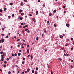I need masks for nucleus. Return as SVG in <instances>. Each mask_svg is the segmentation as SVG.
I'll return each mask as SVG.
<instances>
[{"label": "nucleus", "instance_id": "nucleus-1", "mask_svg": "<svg viewBox=\"0 0 74 74\" xmlns=\"http://www.w3.org/2000/svg\"><path fill=\"white\" fill-rule=\"evenodd\" d=\"M22 9H20L19 10V12L21 13V12H22Z\"/></svg>", "mask_w": 74, "mask_h": 74}, {"label": "nucleus", "instance_id": "nucleus-2", "mask_svg": "<svg viewBox=\"0 0 74 74\" xmlns=\"http://www.w3.org/2000/svg\"><path fill=\"white\" fill-rule=\"evenodd\" d=\"M38 11H37L36 12V15H37V14H38Z\"/></svg>", "mask_w": 74, "mask_h": 74}, {"label": "nucleus", "instance_id": "nucleus-3", "mask_svg": "<svg viewBox=\"0 0 74 74\" xmlns=\"http://www.w3.org/2000/svg\"><path fill=\"white\" fill-rule=\"evenodd\" d=\"M1 41L2 42H4V39H3L1 40Z\"/></svg>", "mask_w": 74, "mask_h": 74}, {"label": "nucleus", "instance_id": "nucleus-4", "mask_svg": "<svg viewBox=\"0 0 74 74\" xmlns=\"http://www.w3.org/2000/svg\"><path fill=\"white\" fill-rule=\"evenodd\" d=\"M27 72H29V71H30V68H28L27 69Z\"/></svg>", "mask_w": 74, "mask_h": 74}, {"label": "nucleus", "instance_id": "nucleus-5", "mask_svg": "<svg viewBox=\"0 0 74 74\" xmlns=\"http://www.w3.org/2000/svg\"><path fill=\"white\" fill-rule=\"evenodd\" d=\"M4 56H3V55H1V58H4Z\"/></svg>", "mask_w": 74, "mask_h": 74}, {"label": "nucleus", "instance_id": "nucleus-6", "mask_svg": "<svg viewBox=\"0 0 74 74\" xmlns=\"http://www.w3.org/2000/svg\"><path fill=\"white\" fill-rule=\"evenodd\" d=\"M31 59H33V55H31Z\"/></svg>", "mask_w": 74, "mask_h": 74}, {"label": "nucleus", "instance_id": "nucleus-7", "mask_svg": "<svg viewBox=\"0 0 74 74\" xmlns=\"http://www.w3.org/2000/svg\"><path fill=\"white\" fill-rule=\"evenodd\" d=\"M34 20H35V19L34 18H33V20L34 22H36V21H35Z\"/></svg>", "mask_w": 74, "mask_h": 74}, {"label": "nucleus", "instance_id": "nucleus-8", "mask_svg": "<svg viewBox=\"0 0 74 74\" xmlns=\"http://www.w3.org/2000/svg\"><path fill=\"white\" fill-rule=\"evenodd\" d=\"M66 25L67 27H69V25L67 23L66 24Z\"/></svg>", "mask_w": 74, "mask_h": 74}, {"label": "nucleus", "instance_id": "nucleus-9", "mask_svg": "<svg viewBox=\"0 0 74 74\" xmlns=\"http://www.w3.org/2000/svg\"><path fill=\"white\" fill-rule=\"evenodd\" d=\"M24 15V13H22L21 14V15L22 16L23 15Z\"/></svg>", "mask_w": 74, "mask_h": 74}, {"label": "nucleus", "instance_id": "nucleus-10", "mask_svg": "<svg viewBox=\"0 0 74 74\" xmlns=\"http://www.w3.org/2000/svg\"><path fill=\"white\" fill-rule=\"evenodd\" d=\"M58 59L60 60V61H62V58H59Z\"/></svg>", "mask_w": 74, "mask_h": 74}, {"label": "nucleus", "instance_id": "nucleus-11", "mask_svg": "<svg viewBox=\"0 0 74 74\" xmlns=\"http://www.w3.org/2000/svg\"><path fill=\"white\" fill-rule=\"evenodd\" d=\"M6 66H7V65H6L5 64L4 65H3L4 67H6Z\"/></svg>", "mask_w": 74, "mask_h": 74}, {"label": "nucleus", "instance_id": "nucleus-12", "mask_svg": "<svg viewBox=\"0 0 74 74\" xmlns=\"http://www.w3.org/2000/svg\"><path fill=\"white\" fill-rule=\"evenodd\" d=\"M60 38H63V36L61 35L60 36Z\"/></svg>", "mask_w": 74, "mask_h": 74}, {"label": "nucleus", "instance_id": "nucleus-13", "mask_svg": "<svg viewBox=\"0 0 74 74\" xmlns=\"http://www.w3.org/2000/svg\"><path fill=\"white\" fill-rule=\"evenodd\" d=\"M34 70H32V73H34Z\"/></svg>", "mask_w": 74, "mask_h": 74}, {"label": "nucleus", "instance_id": "nucleus-14", "mask_svg": "<svg viewBox=\"0 0 74 74\" xmlns=\"http://www.w3.org/2000/svg\"><path fill=\"white\" fill-rule=\"evenodd\" d=\"M27 52L28 53H29V49H28L27 50Z\"/></svg>", "mask_w": 74, "mask_h": 74}, {"label": "nucleus", "instance_id": "nucleus-15", "mask_svg": "<svg viewBox=\"0 0 74 74\" xmlns=\"http://www.w3.org/2000/svg\"><path fill=\"white\" fill-rule=\"evenodd\" d=\"M6 10H7V8H4V10L5 11H6Z\"/></svg>", "mask_w": 74, "mask_h": 74}, {"label": "nucleus", "instance_id": "nucleus-16", "mask_svg": "<svg viewBox=\"0 0 74 74\" xmlns=\"http://www.w3.org/2000/svg\"><path fill=\"white\" fill-rule=\"evenodd\" d=\"M3 11L2 9H0V12H1Z\"/></svg>", "mask_w": 74, "mask_h": 74}, {"label": "nucleus", "instance_id": "nucleus-17", "mask_svg": "<svg viewBox=\"0 0 74 74\" xmlns=\"http://www.w3.org/2000/svg\"><path fill=\"white\" fill-rule=\"evenodd\" d=\"M8 37H8V36H7V35L6 36V37H5V38H8Z\"/></svg>", "mask_w": 74, "mask_h": 74}, {"label": "nucleus", "instance_id": "nucleus-18", "mask_svg": "<svg viewBox=\"0 0 74 74\" xmlns=\"http://www.w3.org/2000/svg\"><path fill=\"white\" fill-rule=\"evenodd\" d=\"M22 33L23 34H25V32H24V31H22Z\"/></svg>", "mask_w": 74, "mask_h": 74}, {"label": "nucleus", "instance_id": "nucleus-19", "mask_svg": "<svg viewBox=\"0 0 74 74\" xmlns=\"http://www.w3.org/2000/svg\"><path fill=\"white\" fill-rule=\"evenodd\" d=\"M10 5H13V3H11L10 4Z\"/></svg>", "mask_w": 74, "mask_h": 74}, {"label": "nucleus", "instance_id": "nucleus-20", "mask_svg": "<svg viewBox=\"0 0 74 74\" xmlns=\"http://www.w3.org/2000/svg\"><path fill=\"white\" fill-rule=\"evenodd\" d=\"M73 66L71 65V69H73Z\"/></svg>", "mask_w": 74, "mask_h": 74}, {"label": "nucleus", "instance_id": "nucleus-21", "mask_svg": "<svg viewBox=\"0 0 74 74\" xmlns=\"http://www.w3.org/2000/svg\"><path fill=\"white\" fill-rule=\"evenodd\" d=\"M18 55L20 56V55H21V53H19L18 54Z\"/></svg>", "mask_w": 74, "mask_h": 74}, {"label": "nucleus", "instance_id": "nucleus-22", "mask_svg": "<svg viewBox=\"0 0 74 74\" xmlns=\"http://www.w3.org/2000/svg\"><path fill=\"white\" fill-rule=\"evenodd\" d=\"M11 71H9L8 72V74H11Z\"/></svg>", "mask_w": 74, "mask_h": 74}, {"label": "nucleus", "instance_id": "nucleus-23", "mask_svg": "<svg viewBox=\"0 0 74 74\" xmlns=\"http://www.w3.org/2000/svg\"><path fill=\"white\" fill-rule=\"evenodd\" d=\"M1 60L2 61H3L4 60V59H3V58H2L1 59Z\"/></svg>", "mask_w": 74, "mask_h": 74}, {"label": "nucleus", "instance_id": "nucleus-24", "mask_svg": "<svg viewBox=\"0 0 74 74\" xmlns=\"http://www.w3.org/2000/svg\"><path fill=\"white\" fill-rule=\"evenodd\" d=\"M52 15V13H49V16H51Z\"/></svg>", "mask_w": 74, "mask_h": 74}, {"label": "nucleus", "instance_id": "nucleus-25", "mask_svg": "<svg viewBox=\"0 0 74 74\" xmlns=\"http://www.w3.org/2000/svg\"><path fill=\"white\" fill-rule=\"evenodd\" d=\"M22 64H24V63H25V62L24 61H23L22 62Z\"/></svg>", "mask_w": 74, "mask_h": 74}, {"label": "nucleus", "instance_id": "nucleus-26", "mask_svg": "<svg viewBox=\"0 0 74 74\" xmlns=\"http://www.w3.org/2000/svg\"><path fill=\"white\" fill-rule=\"evenodd\" d=\"M14 56H17V54L16 53H15L14 54Z\"/></svg>", "mask_w": 74, "mask_h": 74}, {"label": "nucleus", "instance_id": "nucleus-27", "mask_svg": "<svg viewBox=\"0 0 74 74\" xmlns=\"http://www.w3.org/2000/svg\"><path fill=\"white\" fill-rule=\"evenodd\" d=\"M47 23H49V21H47Z\"/></svg>", "mask_w": 74, "mask_h": 74}, {"label": "nucleus", "instance_id": "nucleus-28", "mask_svg": "<svg viewBox=\"0 0 74 74\" xmlns=\"http://www.w3.org/2000/svg\"><path fill=\"white\" fill-rule=\"evenodd\" d=\"M23 4V2H22L21 3V4H20V5L21 6V5H22V4Z\"/></svg>", "mask_w": 74, "mask_h": 74}, {"label": "nucleus", "instance_id": "nucleus-29", "mask_svg": "<svg viewBox=\"0 0 74 74\" xmlns=\"http://www.w3.org/2000/svg\"><path fill=\"white\" fill-rule=\"evenodd\" d=\"M4 63H5V64H6V63H7V61H5L4 62Z\"/></svg>", "mask_w": 74, "mask_h": 74}, {"label": "nucleus", "instance_id": "nucleus-30", "mask_svg": "<svg viewBox=\"0 0 74 74\" xmlns=\"http://www.w3.org/2000/svg\"><path fill=\"white\" fill-rule=\"evenodd\" d=\"M38 68L37 67L36 68V70H38Z\"/></svg>", "mask_w": 74, "mask_h": 74}, {"label": "nucleus", "instance_id": "nucleus-31", "mask_svg": "<svg viewBox=\"0 0 74 74\" xmlns=\"http://www.w3.org/2000/svg\"><path fill=\"white\" fill-rule=\"evenodd\" d=\"M71 51H73V48H71Z\"/></svg>", "mask_w": 74, "mask_h": 74}, {"label": "nucleus", "instance_id": "nucleus-32", "mask_svg": "<svg viewBox=\"0 0 74 74\" xmlns=\"http://www.w3.org/2000/svg\"><path fill=\"white\" fill-rule=\"evenodd\" d=\"M37 71H35V74H37Z\"/></svg>", "mask_w": 74, "mask_h": 74}, {"label": "nucleus", "instance_id": "nucleus-33", "mask_svg": "<svg viewBox=\"0 0 74 74\" xmlns=\"http://www.w3.org/2000/svg\"><path fill=\"white\" fill-rule=\"evenodd\" d=\"M0 53V54H3V52H2V51Z\"/></svg>", "mask_w": 74, "mask_h": 74}, {"label": "nucleus", "instance_id": "nucleus-34", "mask_svg": "<svg viewBox=\"0 0 74 74\" xmlns=\"http://www.w3.org/2000/svg\"><path fill=\"white\" fill-rule=\"evenodd\" d=\"M46 32H47V31H46V30H45L44 31V33H46Z\"/></svg>", "mask_w": 74, "mask_h": 74}, {"label": "nucleus", "instance_id": "nucleus-35", "mask_svg": "<svg viewBox=\"0 0 74 74\" xmlns=\"http://www.w3.org/2000/svg\"><path fill=\"white\" fill-rule=\"evenodd\" d=\"M12 17H14V14H12Z\"/></svg>", "mask_w": 74, "mask_h": 74}, {"label": "nucleus", "instance_id": "nucleus-36", "mask_svg": "<svg viewBox=\"0 0 74 74\" xmlns=\"http://www.w3.org/2000/svg\"><path fill=\"white\" fill-rule=\"evenodd\" d=\"M24 1L25 2H27V0H24Z\"/></svg>", "mask_w": 74, "mask_h": 74}, {"label": "nucleus", "instance_id": "nucleus-37", "mask_svg": "<svg viewBox=\"0 0 74 74\" xmlns=\"http://www.w3.org/2000/svg\"><path fill=\"white\" fill-rule=\"evenodd\" d=\"M20 20H22V18L20 17Z\"/></svg>", "mask_w": 74, "mask_h": 74}, {"label": "nucleus", "instance_id": "nucleus-38", "mask_svg": "<svg viewBox=\"0 0 74 74\" xmlns=\"http://www.w3.org/2000/svg\"><path fill=\"white\" fill-rule=\"evenodd\" d=\"M25 26V27H28V25H26Z\"/></svg>", "mask_w": 74, "mask_h": 74}, {"label": "nucleus", "instance_id": "nucleus-39", "mask_svg": "<svg viewBox=\"0 0 74 74\" xmlns=\"http://www.w3.org/2000/svg\"><path fill=\"white\" fill-rule=\"evenodd\" d=\"M28 30V29H25V31H27Z\"/></svg>", "mask_w": 74, "mask_h": 74}, {"label": "nucleus", "instance_id": "nucleus-40", "mask_svg": "<svg viewBox=\"0 0 74 74\" xmlns=\"http://www.w3.org/2000/svg\"><path fill=\"white\" fill-rule=\"evenodd\" d=\"M62 50H63V49H64V47H62Z\"/></svg>", "mask_w": 74, "mask_h": 74}, {"label": "nucleus", "instance_id": "nucleus-41", "mask_svg": "<svg viewBox=\"0 0 74 74\" xmlns=\"http://www.w3.org/2000/svg\"><path fill=\"white\" fill-rule=\"evenodd\" d=\"M56 12V10H54L53 11V12Z\"/></svg>", "mask_w": 74, "mask_h": 74}, {"label": "nucleus", "instance_id": "nucleus-42", "mask_svg": "<svg viewBox=\"0 0 74 74\" xmlns=\"http://www.w3.org/2000/svg\"><path fill=\"white\" fill-rule=\"evenodd\" d=\"M19 40H20V39H18L17 40V41H19Z\"/></svg>", "mask_w": 74, "mask_h": 74}, {"label": "nucleus", "instance_id": "nucleus-43", "mask_svg": "<svg viewBox=\"0 0 74 74\" xmlns=\"http://www.w3.org/2000/svg\"><path fill=\"white\" fill-rule=\"evenodd\" d=\"M51 74H53V73H52V70H51Z\"/></svg>", "mask_w": 74, "mask_h": 74}, {"label": "nucleus", "instance_id": "nucleus-44", "mask_svg": "<svg viewBox=\"0 0 74 74\" xmlns=\"http://www.w3.org/2000/svg\"><path fill=\"white\" fill-rule=\"evenodd\" d=\"M38 37H37L36 38V40H38Z\"/></svg>", "mask_w": 74, "mask_h": 74}, {"label": "nucleus", "instance_id": "nucleus-45", "mask_svg": "<svg viewBox=\"0 0 74 74\" xmlns=\"http://www.w3.org/2000/svg\"><path fill=\"white\" fill-rule=\"evenodd\" d=\"M0 71H1V72H2V71H2V70L1 69H0Z\"/></svg>", "mask_w": 74, "mask_h": 74}, {"label": "nucleus", "instance_id": "nucleus-46", "mask_svg": "<svg viewBox=\"0 0 74 74\" xmlns=\"http://www.w3.org/2000/svg\"><path fill=\"white\" fill-rule=\"evenodd\" d=\"M15 66H16V67H18V65H15Z\"/></svg>", "mask_w": 74, "mask_h": 74}, {"label": "nucleus", "instance_id": "nucleus-47", "mask_svg": "<svg viewBox=\"0 0 74 74\" xmlns=\"http://www.w3.org/2000/svg\"><path fill=\"white\" fill-rule=\"evenodd\" d=\"M54 27H56V25H55V24H54Z\"/></svg>", "mask_w": 74, "mask_h": 74}, {"label": "nucleus", "instance_id": "nucleus-48", "mask_svg": "<svg viewBox=\"0 0 74 74\" xmlns=\"http://www.w3.org/2000/svg\"><path fill=\"white\" fill-rule=\"evenodd\" d=\"M21 25L22 26H23V23H21Z\"/></svg>", "mask_w": 74, "mask_h": 74}, {"label": "nucleus", "instance_id": "nucleus-49", "mask_svg": "<svg viewBox=\"0 0 74 74\" xmlns=\"http://www.w3.org/2000/svg\"><path fill=\"white\" fill-rule=\"evenodd\" d=\"M23 28H26V26H24L23 27Z\"/></svg>", "mask_w": 74, "mask_h": 74}, {"label": "nucleus", "instance_id": "nucleus-50", "mask_svg": "<svg viewBox=\"0 0 74 74\" xmlns=\"http://www.w3.org/2000/svg\"><path fill=\"white\" fill-rule=\"evenodd\" d=\"M30 55H29L28 56H27V57H28V58H29V57H30Z\"/></svg>", "mask_w": 74, "mask_h": 74}, {"label": "nucleus", "instance_id": "nucleus-51", "mask_svg": "<svg viewBox=\"0 0 74 74\" xmlns=\"http://www.w3.org/2000/svg\"><path fill=\"white\" fill-rule=\"evenodd\" d=\"M6 60H9V58H7L6 59Z\"/></svg>", "mask_w": 74, "mask_h": 74}, {"label": "nucleus", "instance_id": "nucleus-52", "mask_svg": "<svg viewBox=\"0 0 74 74\" xmlns=\"http://www.w3.org/2000/svg\"><path fill=\"white\" fill-rule=\"evenodd\" d=\"M5 55V54L4 53H3V55H3V56H4Z\"/></svg>", "mask_w": 74, "mask_h": 74}, {"label": "nucleus", "instance_id": "nucleus-53", "mask_svg": "<svg viewBox=\"0 0 74 74\" xmlns=\"http://www.w3.org/2000/svg\"><path fill=\"white\" fill-rule=\"evenodd\" d=\"M71 41H72V40H73V38H71Z\"/></svg>", "mask_w": 74, "mask_h": 74}, {"label": "nucleus", "instance_id": "nucleus-54", "mask_svg": "<svg viewBox=\"0 0 74 74\" xmlns=\"http://www.w3.org/2000/svg\"><path fill=\"white\" fill-rule=\"evenodd\" d=\"M8 35H9V36H10V35H11V33H8Z\"/></svg>", "mask_w": 74, "mask_h": 74}, {"label": "nucleus", "instance_id": "nucleus-55", "mask_svg": "<svg viewBox=\"0 0 74 74\" xmlns=\"http://www.w3.org/2000/svg\"><path fill=\"white\" fill-rule=\"evenodd\" d=\"M19 52H21V50H19Z\"/></svg>", "mask_w": 74, "mask_h": 74}, {"label": "nucleus", "instance_id": "nucleus-56", "mask_svg": "<svg viewBox=\"0 0 74 74\" xmlns=\"http://www.w3.org/2000/svg\"><path fill=\"white\" fill-rule=\"evenodd\" d=\"M40 1H40V0H38V2L39 3H40Z\"/></svg>", "mask_w": 74, "mask_h": 74}, {"label": "nucleus", "instance_id": "nucleus-57", "mask_svg": "<svg viewBox=\"0 0 74 74\" xmlns=\"http://www.w3.org/2000/svg\"><path fill=\"white\" fill-rule=\"evenodd\" d=\"M29 16H32V14H29Z\"/></svg>", "mask_w": 74, "mask_h": 74}, {"label": "nucleus", "instance_id": "nucleus-58", "mask_svg": "<svg viewBox=\"0 0 74 74\" xmlns=\"http://www.w3.org/2000/svg\"><path fill=\"white\" fill-rule=\"evenodd\" d=\"M25 59V58H23V60H24Z\"/></svg>", "mask_w": 74, "mask_h": 74}, {"label": "nucleus", "instance_id": "nucleus-59", "mask_svg": "<svg viewBox=\"0 0 74 74\" xmlns=\"http://www.w3.org/2000/svg\"><path fill=\"white\" fill-rule=\"evenodd\" d=\"M5 50H6L5 49H3V51H5Z\"/></svg>", "mask_w": 74, "mask_h": 74}, {"label": "nucleus", "instance_id": "nucleus-60", "mask_svg": "<svg viewBox=\"0 0 74 74\" xmlns=\"http://www.w3.org/2000/svg\"><path fill=\"white\" fill-rule=\"evenodd\" d=\"M12 56H14V55L13 54H12Z\"/></svg>", "mask_w": 74, "mask_h": 74}, {"label": "nucleus", "instance_id": "nucleus-61", "mask_svg": "<svg viewBox=\"0 0 74 74\" xmlns=\"http://www.w3.org/2000/svg\"><path fill=\"white\" fill-rule=\"evenodd\" d=\"M2 36H4V34H2Z\"/></svg>", "mask_w": 74, "mask_h": 74}, {"label": "nucleus", "instance_id": "nucleus-62", "mask_svg": "<svg viewBox=\"0 0 74 74\" xmlns=\"http://www.w3.org/2000/svg\"><path fill=\"white\" fill-rule=\"evenodd\" d=\"M29 32H30V31H29V30H28L27 31V33H29Z\"/></svg>", "mask_w": 74, "mask_h": 74}, {"label": "nucleus", "instance_id": "nucleus-63", "mask_svg": "<svg viewBox=\"0 0 74 74\" xmlns=\"http://www.w3.org/2000/svg\"><path fill=\"white\" fill-rule=\"evenodd\" d=\"M24 73V71H23V72H22V74H23Z\"/></svg>", "mask_w": 74, "mask_h": 74}, {"label": "nucleus", "instance_id": "nucleus-64", "mask_svg": "<svg viewBox=\"0 0 74 74\" xmlns=\"http://www.w3.org/2000/svg\"><path fill=\"white\" fill-rule=\"evenodd\" d=\"M64 13H66V11H64L63 12Z\"/></svg>", "mask_w": 74, "mask_h": 74}]
</instances>
